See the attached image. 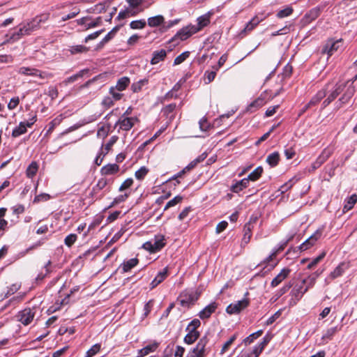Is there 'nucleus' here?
<instances>
[{
  "instance_id": "c85d7f7f",
  "label": "nucleus",
  "mask_w": 357,
  "mask_h": 357,
  "mask_svg": "<svg viewBox=\"0 0 357 357\" xmlns=\"http://www.w3.org/2000/svg\"><path fill=\"white\" fill-rule=\"evenodd\" d=\"M119 167L116 164H109L102 167L101 172L102 174L111 175L118 172Z\"/></svg>"
},
{
  "instance_id": "a211bd4d",
  "label": "nucleus",
  "mask_w": 357,
  "mask_h": 357,
  "mask_svg": "<svg viewBox=\"0 0 357 357\" xmlns=\"http://www.w3.org/2000/svg\"><path fill=\"white\" fill-rule=\"evenodd\" d=\"M327 95L326 89H322L317 91V93L312 97L310 100L308 102L311 107L317 105L321 100H323Z\"/></svg>"
},
{
  "instance_id": "774afa93",
  "label": "nucleus",
  "mask_w": 357,
  "mask_h": 357,
  "mask_svg": "<svg viewBox=\"0 0 357 357\" xmlns=\"http://www.w3.org/2000/svg\"><path fill=\"white\" fill-rule=\"evenodd\" d=\"M199 125L200 130L202 131H206L210 127L209 123L207 121L206 119L204 117H203L202 119H200V121L199 122Z\"/></svg>"
},
{
  "instance_id": "20e7f679",
  "label": "nucleus",
  "mask_w": 357,
  "mask_h": 357,
  "mask_svg": "<svg viewBox=\"0 0 357 357\" xmlns=\"http://www.w3.org/2000/svg\"><path fill=\"white\" fill-rule=\"evenodd\" d=\"M346 84H336L333 90L329 92L327 98L323 101L321 109H324L329 105L342 92Z\"/></svg>"
},
{
  "instance_id": "bb28decb",
  "label": "nucleus",
  "mask_w": 357,
  "mask_h": 357,
  "mask_svg": "<svg viewBox=\"0 0 357 357\" xmlns=\"http://www.w3.org/2000/svg\"><path fill=\"white\" fill-rule=\"evenodd\" d=\"M188 333L184 337V342L187 344H193L199 337V331H187Z\"/></svg>"
},
{
  "instance_id": "f03ea898",
  "label": "nucleus",
  "mask_w": 357,
  "mask_h": 357,
  "mask_svg": "<svg viewBox=\"0 0 357 357\" xmlns=\"http://www.w3.org/2000/svg\"><path fill=\"white\" fill-rule=\"evenodd\" d=\"M166 245L165 238L163 235H156L153 240L144 243L142 248L151 253H155L160 251Z\"/></svg>"
},
{
  "instance_id": "de8ad7c7",
  "label": "nucleus",
  "mask_w": 357,
  "mask_h": 357,
  "mask_svg": "<svg viewBox=\"0 0 357 357\" xmlns=\"http://www.w3.org/2000/svg\"><path fill=\"white\" fill-rule=\"evenodd\" d=\"M100 344H95L86 352L85 357H93L100 351Z\"/></svg>"
},
{
  "instance_id": "3c124183",
  "label": "nucleus",
  "mask_w": 357,
  "mask_h": 357,
  "mask_svg": "<svg viewBox=\"0 0 357 357\" xmlns=\"http://www.w3.org/2000/svg\"><path fill=\"white\" fill-rule=\"evenodd\" d=\"M190 56V52H184L178 56H176L174 59V64L178 65L183 63L184 61L187 59Z\"/></svg>"
},
{
  "instance_id": "4d7b16f0",
  "label": "nucleus",
  "mask_w": 357,
  "mask_h": 357,
  "mask_svg": "<svg viewBox=\"0 0 357 357\" xmlns=\"http://www.w3.org/2000/svg\"><path fill=\"white\" fill-rule=\"evenodd\" d=\"M77 237L76 234H70L65 238L64 243L66 245L70 248L75 243V242L77 241Z\"/></svg>"
},
{
  "instance_id": "f257e3e1",
  "label": "nucleus",
  "mask_w": 357,
  "mask_h": 357,
  "mask_svg": "<svg viewBox=\"0 0 357 357\" xmlns=\"http://www.w3.org/2000/svg\"><path fill=\"white\" fill-rule=\"evenodd\" d=\"M50 17V14L45 13L34 17L31 22H27L21 26L15 35L22 36L24 35H29L33 31L37 30L40 27V23L45 22Z\"/></svg>"
},
{
  "instance_id": "680f3d73",
  "label": "nucleus",
  "mask_w": 357,
  "mask_h": 357,
  "mask_svg": "<svg viewBox=\"0 0 357 357\" xmlns=\"http://www.w3.org/2000/svg\"><path fill=\"white\" fill-rule=\"evenodd\" d=\"M20 288V284H12L8 289L7 290V292L5 294V297L7 298L13 294H15L17 290H19Z\"/></svg>"
},
{
  "instance_id": "393cba45",
  "label": "nucleus",
  "mask_w": 357,
  "mask_h": 357,
  "mask_svg": "<svg viewBox=\"0 0 357 357\" xmlns=\"http://www.w3.org/2000/svg\"><path fill=\"white\" fill-rule=\"evenodd\" d=\"M164 22H165V18L161 15L149 17L147 20L148 25L151 27L158 26L161 25Z\"/></svg>"
},
{
  "instance_id": "423d86ee",
  "label": "nucleus",
  "mask_w": 357,
  "mask_h": 357,
  "mask_svg": "<svg viewBox=\"0 0 357 357\" xmlns=\"http://www.w3.org/2000/svg\"><path fill=\"white\" fill-rule=\"evenodd\" d=\"M196 33L197 32L196 31L195 27H194L192 24H189L179 30L177 33L169 40V43L173 42L177 39L185 40Z\"/></svg>"
},
{
  "instance_id": "c756f323",
  "label": "nucleus",
  "mask_w": 357,
  "mask_h": 357,
  "mask_svg": "<svg viewBox=\"0 0 357 357\" xmlns=\"http://www.w3.org/2000/svg\"><path fill=\"white\" fill-rule=\"evenodd\" d=\"M249 178H245L242 180L236 182L234 185H232L231 190L234 192H238L241 191L243 189L245 188L248 186L249 183Z\"/></svg>"
},
{
  "instance_id": "5fc2aeb1",
  "label": "nucleus",
  "mask_w": 357,
  "mask_h": 357,
  "mask_svg": "<svg viewBox=\"0 0 357 357\" xmlns=\"http://www.w3.org/2000/svg\"><path fill=\"white\" fill-rule=\"evenodd\" d=\"M338 328L337 326L332 327L326 330L322 336V339H331L332 337L337 332Z\"/></svg>"
},
{
  "instance_id": "0eeeda50",
  "label": "nucleus",
  "mask_w": 357,
  "mask_h": 357,
  "mask_svg": "<svg viewBox=\"0 0 357 357\" xmlns=\"http://www.w3.org/2000/svg\"><path fill=\"white\" fill-rule=\"evenodd\" d=\"M208 344V338L204 336L202 337L197 342L196 347L192 349V357H205L208 354L206 345Z\"/></svg>"
},
{
  "instance_id": "72a5a7b5",
  "label": "nucleus",
  "mask_w": 357,
  "mask_h": 357,
  "mask_svg": "<svg viewBox=\"0 0 357 357\" xmlns=\"http://www.w3.org/2000/svg\"><path fill=\"white\" fill-rule=\"evenodd\" d=\"M29 76L37 77V78H39L41 79H47V78L52 77V74L46 73V72H43L36 68H33L32 73Z\"/></svg>"
},
{
  "instance_id": "6e6552de",
  "label": "nucleus",
  "mask_w": 357,
  "mask_h": 357,
  "mask_svg": "<svg viewBox=\"0 0 357 357\" xmlns=\"http://www.w3.org/2000/svg\"><path fill=\"white\" fill-rule=\"evenodd\" d=\"M35 316V312L31 308H26L18 312L17 315V320L24 326H27L33 321Z\"/></svg>"
},
{
  "instance_id": "473e14b6",
  "label": "nucleus",
  "mask_w": 357,
  "mask_h": 357,
  "mask_svg": "<svg viewBox=\"0 0 357 357\" xmlns=\"http://www.w3.org/2000/svg\"><path fill=\"white\" fill-rule=\"evenodd\" d=\"M264 104V99L261 97H259L249 105L248 109L250 112H252L257 109L258 108L262 107Z\"/></svg>"
},
{
  "instance_id": "6e6d98bb",
  "label": "nucleus",
  "mask_w": 357,
  "mask_h": 357,
  "mask_svg": "<svg viewBox=\"0 0 357 357\" xmlns=\"http://www.w3.org/2000/svg\"><path fill=\"white\" fill-rule=\"evenodd\" d=\"M183 199L181 196H176L174 198L169 201L165 206V210L168 209L170 207L176 206L177 204L180 203Z\"/></svg>"
},
{
  "instance_id": "ea45409f",
  "label": "nucleus",
  "mask_w": 357,
  "mask_h": 357,
  "mask_svg": "<svg viewBox=\"0 0 357 357\" xmlns=\"http://www.w3.org/2000/svg\"><path fill=\"white\" fill-rule=\"evenodd\" d=\"M322 273V271H317L311 275H310L306 280V283H307V287L309 288L313 287L315 283L316 279Z\"/></svg>"
},
{
  "instance_id": "412c9836",
  "label": "nucleus",
  "mask_w": 357,
  "mask_h": 357,
  "mask_svg": "<svg viewBox=\"0 0 357 357\" xmlns=\"http://www.w3.org/2000/svg\"><path fill=\"white\" fill-rule=\"evenodd\" d=\"M341 40H337L335 42L329 41L325 46L323 52L326 53L328 55L331 56L334 52L337 51L339 48V45Z\"/></svg>"
},
{
  "instance_id": "8fccbe9b",
  "label": "nucleus",
  "mask_w": 357,
  "mask_h": 357,
  "mask_svg": "<svg viewBox=\"0 0 357 357\" xmlns=\"http://www.w3.org/2000/svg\"><path fill=\"white\" fill-rule=\"evenodd\" d=\"M262 333H263V331L261 330H259L255 333H252L251 335H250L248 337H247L244 340L245 344H250V343H252L254 341V340L260 337L262 335Z\"/></svg>"
},
{
  "instance_id": "c03bdc74",
  "label": "nucleus",
  "mask_w": 357,
  "mask_h": 357,
  "mask_svg": "<svg viewBox=\"0 0 357 357\" xmlns=\"http://www.w3.org/2000/svg\"><path fill=\"white\" fill-rule=\"evenodd\" d=\"M146 22L144 20H134L130 23V26L132 29H142L145 27Z\"/></svg>"
},
{
  "instance_id": "f3484780",
  "label": "nucleus",
  "mask_w": 357,
  "mask_h": 357,
  "mask_svg": "<svg viewBox=\"0 0 357 357\" xmlns=\"http://www.w3.org/2000/svg\"><path fill=\"white\" fill-rule=\"evenodd\" d=\"M211 13H206L197 20V24L192 26L195 27L196 31L198 32L210 23Z\"/></svg>"
},
{
  "instance_id": "37998d69",
  "label": "nucleus",
  "mask_w": 357,
  "mask_h": 357,
  "mask_svg": "<svg viewBox=\"0 0 357 357\" xmlns=\"http://www.w3.org/2000/svg\"><path fill=\"white\" fill-rule=\"evenodd\" d=\"M109 130H110L109 124H107V126H102L98 130L97 136L100 138L104 139L108 135Z\"/></svg>"
},
{
  "instance_id": "e433bc0d",
  "label": "nucleus",
  "mask_w": 357,
  "mask_h": 357,
  "mask_svg": "<svg viewBox=\"0 0 357 357\" xmlns=\"http://www.w3.org/2000/svg\"><path fill=\"white\" fill-rule=\"evenodd\" d=\"M38 165L36 162H32L26 169V174L29 178L34 176L38 171Z\"/></svg>"
},
{
  "instance_id": "2eb2a0df",
  "label": "nucleus",
  "mask_w": 357,
  "mask_h": 357,
  "mask_svg": "<svg viewBox=\"0 0 357 357\" xmlns=\"http://www.w3.org/2000/svg\"><path fill=\"white\" fill-rule=\"evenodd\" d=\"M269 341L270 338L268 336L264 337L263 340L259 344L255 347L252 351L248 354L247 357H258Z\"/></svg>"
},
{
  "instance_id": "cd10ccee",
  "label": "nucleus",
  "mask_w": 357,
  "mask_h": 357,
  "mask_svg": "<svg viewBox=\"0 0 357 357\" xmlns=\"http://www.w3.org/2000/svg\"><path fill=\"white\" fill-rule=\"evenodd\" d=\"M130 78L128 77H122L120 79H118L115 89H116L119 91H124L130 84Z\"/></svg>"
},
{
  "instance_id": "4be33fe9",
  "label": "nucleus",
  "mask_w": 357,
  "mask_h": 357,
  "mask_svg": "<svg viewBox=\"0 0 357 357\" xmlns=\"http://www.w3.org/2000/svg\"><path fill=\"white\" fill-rule=\"evenodd\" d=\"M167 56V52L165 50H160L159 51H155L153 53V57L151 60L152 65H155L160 61H163Z\"/></svg>"
},
{
  "instance_id": "4468645a",
  "label": "nucleus",
  "mask_w": 357,
  "mask_h": 357,
  "mask_svg": "<svg viewBox=\"0 0 357 357\" xmlns=\"http://www.w3.org/2000/svg\"><path fill=\"white\" fill-rule=\"evenodd\" d=\"M217 307L218 304L215 302H212L199 312V317L202 319H208L215 311Z\"/></svg>"
},
{
  "instance_id": "5701e85b",
  "label": "nucleus",
  "mask_w": 357,
  "mask_h": 357,
  "mask_svg": "<svg viewBox=\"0 0 357 357\" xmlns=\"http://www.w3.org/2000/svg\"><path fill=\"white\" fill-rule=\"evenodd\" d=\"M252 228H253V227L250 226V223L246 224L244 226V229H243L244 234H243V238L241 241L242 246H245L250 242V240L251 236H252Z\"/></svg>"
},
{
  "instance_id": "a878e982",
  "label": "nucleus",
  "mask_w": 357,
  "mask_h": 357,
  "mask_svg": "<svg viewBox=\"0 0 357 357\" xmlns=\"http://www.w3.org/2000/svg\"><path fill=\"white\" fill-rule=\"evenodd\" d=\"M117 30V27H114L112 30H111L98 44L97 49L102 48L106 43L110 41L114 37Z\"/></svg>"
},
{
  "instance_id": "338daca9",
  "label": "nucleus",
  "mask_w": 357,
  "mask_h": 357,
  "mask_svg": "<svg viewBox=\"0 0 357 357\" xmlns=\"http://www.w3.org/2000/svg\"><path fill=\"white\" fill-rule=\"evenodd\" d=\"M79 12H80V10L79 8H75L73 12H71L70 13L63 16L61 18V21L65 22L66 20L72 19V18L75 17V16H77L79 13Z\"/></svg>"
},
{
  "instance_id": "1a4fd4ad",
  "label": "nucleus",
  "mask_w": 357,
  "mask_h": 357,
  "mask_svg": "<svg viewBox=\"0 0 357 357\" xmlns=\"http://www.w3.org/2000/svg\"><path fill=\"white\" fill-rule=\"evenodd\" d=\"M36 121V116H33L27 122H20L19 126L16 127L12 132L13 137H17L26 132V128H30Z\"/></svg>"
},
{
  "instance_id": "bf43d9fd",
  "label": "nucleus",
  "mask_w": 357,
  "mask_h": 357,
  "mask_svg": "<svg viewBox=\"0 0 357 357\" xmlns=\"http://www.w3.org/2000/svg\"><path fill=\"white\" fill-rule=\"evenodd\" d=\"M292 12H293L292 8L287 7L284 9L280 10L278 13L277 16L279 18H283V17L290 15L292 13Z\"/></svg>"
},
{
  "instance_id": "603ef678",
  "label": "nucleus",
  "mask_w": 357,
  "mask_h": 357,
  "mask_svg": "<svg viewBox=\"0 0 357 357\" xmlns=\"http://www.w3.org/2000/svg\"><path fill=\"white\" fill-rule=\"evenodd\" d=\"M121 91H119L115 87L111 86L109 89V94L112 96V98L117 101L122 98L123 93H121Z\"/></svg>"
},
{
  "instance_id": "2f4dec72",
  "label": "nucleus",
  "mask_w": 357,
  "mask_h": 357,
  "mask_svg": "<svg viewBox=\"0 0 357 357\" xmlns=\"http://www.w3.org/2000/svg\"><path fill=\"white\" fill-rule=\"evenodd\" d=\"M138 259L137 258H132L128 261H124L121 264V267L123 272H128L134 268L138 264Z\"/></svg>"
},
{
  "instance_id": "a19ab883",
  "label": "nucleus",
  "mask_w": 357,
  "mask_h": 357,
  "mask_svg": "<svg viewBox=\"0 0 357 357\" xmlns=\"http://www.w3.org/2000/svg\"><path fill=\"white\" fill-rule=\"evenodd\" d=\"M357 202V195H352L347 200V203L344 206L343 211H347L353 208L354 204Z\"/></svg>"
},
{
  "instance_id": "9d476101",
  "label": "nucleus",
  "mask_w": 357,
  "mask_h": 357,
  "mask_svg": "<svg viewBox=\"0 0 357 357\" xmlns=\"http://www.w3.org/2000/svg\"><path fill=\"white\" fill-rule=\"evenodd\" d=\"M355 93V88L354 86H349L346 89L343 95L336 102L335 105L337 109H340L343 105L347 103L349 100L353 97Z\"/></svg>"
},
{
  "instance_id": "b1692460",
  "label": "nucleus",
  "mask_w": 357,
  "mask_h": 357,
  "mask_svg": "<svg viewBox=\"0 0 357 357\" xmlns=\"http://www.w3.org/2000/svg\"><path fill=\"white\" fill-rule=\"evenodd\" d=\"M320 10L319 8H313L309 11V13H306L303 17V22L305 24H308L312 21L317 19L319 15Z\"/></svg>"
},
{
  "instance_id": "79ce46f5",
  "label": "nucleus",
  "mask_w": 357,
  "mask_h": 357,
  "mask_svg": "<svg viewBox=\"0 0 357 357\" xmlns=\"http://www.w3.org/2000/svg\"><path fill=\"white\" fill-rule=\"evenodd\" d=\"M263 168L261 167H258L248 175V178L250 181H257L261 176Z\"/></svg>"
},
{
  "instance_id": "13d9d810",
  "label": "nucleus",
  "mask_w": 357,
  "mask_h": 357,
  "mask_svg": "<svg viewBox=\"0 0 357 357\" xmlns=\"http://www.w3.org/2000/svg\"><path fill=\"white\" fill-rule=\"evenodd\" d=\"M149 170L145 167H142L139 169L135 172V177L138 180H142L144 178V176L147 174Z\"/></svg>"
},
{
  "instance_id": "864d4df0",
  "label": "nucleus",
  "mask_w": 357,
  "mask_h": 357,
  "mask_svg": "<svg viewBox=\"0 0 357 357\" xmlns=\"http://www.w3.org/2000/svg\"><path fill=\"white\" fill-rule=\"evenodd\" d=\"M201 325V322L198 319L191 321L186 328V331H197V329Z\"/></svg>"
},
{
  "instance_id": "7c9ffc66",
  "label": "nucleus",
  "mask_w": 357,
  "mask_h": 357,
  "mask_svg": "<svg viewBox=\"0 0 357 357\" xmlns=\"http://www.w3.org/2000/svg\"><path fill=\"white\" fill-rule=\"evenodd\" d=\"M263 20V19L259 18L257 16H255L245 26L242 33L250 32L253 30L257 25Z\"/></svg>"
},
{
  "instance_id": "a18cd8bd",
  "label": "nucleus",
  "mask_w": 357,
  "mask_h": 357,
  "mask_svg": "<svg viewBox=\"0 0 357 357\" xmlns=\"http://www.w3.org/2000/svg\"><path fill=\"white\" fill-rule=\"evenodd\" d=\"M331 150L330 149H325L323 150L321 153L317 158V160L320 162L321 165H322L331 155Z\"/></svg>"
},
{
  "instance_id": "39448f33",
  "label": "nucleus",
  "mask_w": 357,
  "mask_h": 357,
  "mask_svg": "<svg viewBox=\"0 0 357 357\" xmlns=\"http://www.w3.org/2000/svg\"><path fill=\"white\" fill-rule=\"evenodd\" d=\"M249 303V300L247 298L232 303L227 307L226 312L229 314H237L246 308Z\"/></svg>"
},
{
  "instance_id": "9b49d317",
  "label": "nucleus",
  "mask_w": 357,
  "mask_h": 357,
  "mask_svg": "<svg viewBox=\"0 0 357 357\" xmlns=\"http://www.w3.org/2000/svg\"><path fill=\"white\" fill-rule=\"evenodd\" d=\"M322 235V229H317L305 242L300 245L301 250H305L312 246Z\"/></svg>"
},
{
  "instance_id": "0e129e2a",
  "label": "nucleus",
  "mask_w": 357,
  "mask_h": 357,
  "mask_svg": "<svg viewBox=\"0 0 357 357\" xmlns=\"http://www.w3.org/2000/svg\"><path fill=\"white\" fill-rule=\"evenodd\" d=\"M343 268L341 265L337 266L335 270L331 273L330 277L331 279H335L339 276H340L343 273Z\"/></svg>"
},
{
  "instance_id": "ddd939ff",
  "label": "nucleus",
  "mask_w": 357,
  "mask_h": 357,
  "mask_svg": "<svg viewBox=\"0 0 357 357\" xmlns=\"http://www.w3.org/2000/svg\"><path fill=\"white\" fill-rule=\"evenodd\" d=\"M291 273V270L288 268H284L273 279L271 283L272 287L278 286L284 280H285Z\"/></svg>"
},
{
  "instance_id": "09e8293b",
  "label": "nucleus",
  "mask_w": 357,
  "mask_h": 357,
  "mask_svg": "<svg viewBox=\"0 0 357 357\" xmlns=\"http://www.w3.org/2000/svg\"><path fill=\"white\" fill-rule=\"evenodd\" d=\"M326 253L323 252L319 256L312 259V261L308 264L307 268L308 269H312L314 268L318 263H319L325 257Z\"/></svg>"
},
{
  "instance_id": "dca6fc26",
  "label": "nucleus",
  "mask_w": 357,
  "mask_h": 357,
  "mask_svg": "<svg viewBox=\"0 0 357 357\" xmlns=\"http://www.w3.org/2000/svg\"><path fill=\"white\" fill-rule=\"evenodd\" d=\"M199 296L197 293L182 295L181 296L180 303L183 307L190 306L195 303L198 299Z\"/></svg>"
},
{
  "instance_id": "aec40b11",
  "label": "nucleus",
  "mask_w": 357,
  "mask_h": 357,
  "mask_svg": "<svg viewBox=\"0 0 357 357\" xmlns=\"http://www.w3.org/2000/svg\"><path fill=\"white\" fill-rule=\"evenodd\" d=\"M158 347V343L153 342V344H149L144 348L139 349L137 352V356L136 357H144L147 356L151 352L155 351Z\"/></svg>"
},
{
  "instance_id": "7ed1b4c3",
  "label": "nucleus",
  "mask_w": 357,
  "mask_h": 357,
  "mask_svg": "<svg viewBox=\"0 0 357 357\" xmlns=\"http://www.w3.org/2000/svg\"><path fill=\"white\" fill-rule=\"evenodd\" d=\"M306 280H303L301 284H296L291 291V298L289 301L290 305H294L302 298L305 292L307 291L309 287L305 286Z\"/></svg>"
},
{
  "instance_id": "69168bd1",
  "label": "nucleus",
  "mask_w": 357,
  "mask_h": 357,
  "mask_svg": "<svg viewBox=\"0 0 357 357\" xmlns=\"http://www.w3.org/2000/svg\"><path fill=\"white\" fill-rule=\"evenodd\" d=\"M101 24H102V18H101V17H98L95 20L91 22L90 23L86 24V29H89L91 28H94V27L101 25Z\"/></svg>"
},
{
  "instance_id": "e2e57ef3",
  "label": "nucleus",
  "mask_w": 357,
  "mask_h": 357,
  "mask_svg": "<svg viewBox=\"0 0 357 357\" xmlns=\"http://www.w3.org/2000/svg\"><path fill=\"white\" fill-rule=\"evenodd\" d=\"M133 184L132 178H127L119 187V190L122 192L129 188Z\"/></svg>"
},
{
  "instance_id": "6ab92c4d",
  "label": "nucleus",
  "mask_w": 357,
  "mask_h": 357,
  "mask_svg": "<svg viewBox=\"0 0 357 357\" xmlns=\"http://www.w3.org/2000/svg\"><path fill=\"white\" fill-rule=\"evenodd\" d=\"M167 268H165L162 271L159 272L153 280L151 282V289L156 287L160 284L167 276Z\"/></svg>"
},
{
  "instance_id": "49530a36",
  "label": "nucleus",
  "mask_w": 357,
  "mask_h": 357,
  "mask_svg": "<svg viewBox=\"0 0 357 357\" xmlns=\"http://www.w3.org/2000/svg\"><path fill=\"white\" fill-rule=\"evenodd\" d=\"M217 71L218 70H215V69H213L212 71L206 70L204 73L205 84H209L215 79Z\"/></svg>"
},
{
  "instance_id": "052dcab7",
  "label": "nucleus",
  "mask_w": 357,
  "mask_h": 357,
  "mask_svg": "<svg viewBox=\"0 0 357 357\" xmlns=\"http://www.w3.org/2000/svg\"><path fill=\"white\" fill-rule=\"evenodd\" d=\"M87 47L83 45H75L70 47V51L72 54H77L80 52H86Z\"/></svg>"
},
{
  "instance_id": "f8f14e48",
  "label": "nucleus",
  "mask_w": 357,
  "mask_h": 357,
  "mask_svg": "<svg viewBox=\"0 0 357 357\" xmlns=\"http://www.w3.org/2000/svg\"><path fill=\"white\" fill-rule=\"evenodd\" d=\"M137 121L136 118L133 117H126L123 119H119L115 126H119V128L128 131L130 130L135 125Z\"/></svg>"
},
{
  "instance_id": "f704fd0d",
  "label": "nucleus",
  "mask_w": 357,
  "mask_h": 357,
  "mask_svg": "<svg viewBox=\"0 0 357 357\" xmlns=\"http://www.w3.org/2000/svg\"><path fill=\"white\" fill-rule=\"evenodd\" d=\"M148 79H142L139 81L135 82L132 84L131 89L134 93L139 92L142 90V87L148 84Z\"/></svg>"
},
{
  "instance_id": "c9c22d12",
  "label": "nucleus",
  "mask_w": 357,
  "mask_h": 357,
  "mask_svg": "<svg viewBox=\"0 0 357 357\" xmlns=\"http://www.w3.org/2000/svg\"><path fill=\"white\" fill-rule=\"evenodd\" d=\"M280 160V155L278 152H274L268 155L266 162L271 166L275 167L278 165Z\"/></svg>"
},
{
  "instance_id": "4c0bfd02",
  "label": "nucleus",
  "mask_w": 357,
  "mask_h": 357,
  "mask_svg": "<svg viewBox=\"0 0 357 357\" xmlns=\"http://www.w3.org/2000/svg\"><path fill=\"white\" fill-rule=\"evenodd\" d=\"M107 184V181L106 178H100L97 184L93 188L91 191V195L93 196L95 193H97L100 190H102Z\"/></svg>"
},
{
  "instance_id": "58836bf2",
  "label": "nucleus",
  "mask_w": 357,
  "mask_h": 357,
  "mask_svg": "<svg viewBox=\"0 0 357 357\" xmlns=\"http://www.w3.org/2000/svg\"><path fill=\"white\" fill-rule=\"evenodd\" d=\"M88 70H80L79 73H77V74H75L69 77H68L66 79H65L63 81V83L66 84V85H68V84L70 83H73L74 82H75L76 80H77L78 78H80L82 77L84 74L85 73H86Z\"/></svg>"
}]
</instances>
